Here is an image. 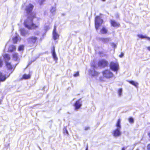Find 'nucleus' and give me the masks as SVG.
<instances>
[{
    "instance_id": "423d86ee",
    "label": "nucleus",
    "mask_w": 150,
    "mask_h": 150,
    "mask_svg": "<svg viewBox=\"0 0 150 150\" xmlns=\"http://www.w3.org/2000/svg\"><path fill=\"white\" fill-rule=\"evenodd\" d=\"M33 7V5L31 4H29L27 6L25 9L26 13L28 14H30V15H32V14L33 13L32 11Z\"/></svg>"
},
{
    "instance_id": "e433bc0d",
    "label": "nucleus",
    "mask_w": 150,
    "mask_h": 150,
    "mask_svg": "<svg viewBox=\"0 0 150 150\" xmlns=\"http://www.w3.org/2000/svg\"><path fill=\"white\" fill-rule=\"evenodd\" d=\"M103 77H100V81H103Z\"/></svg>"
},
{
    "instance_id": "58836bf2",
    "label": "nucleus",
    "mask_w": 150,
    "mask_h": 150,
    "mask_svg": "<svg viewBox=\"0 0 150 150\" xmlns=\"http://www.w3.org/2000/svg\"><path fill=\"white\" fill-rule=\"evenodd\" d=\"M148 135L149 136V137L150 138V132L148 133Z\"/></svg>"
},
{
    "instance_id": "4c0bfd02",
    "label": "nucleus",
    "mask_w": 150,
    "mask_h": 150,
    "mask_svg": "<svg viewBox=\"0 0 150 150\" xmlns=\"http://www.w3.org/2000/svg\"><path fill=\"white\" fill-rule=\"evenodd\" d=\"M147 49L150 51V46H149L147 47Z\"/></svg>"
},
{
    "instance_id": "f704fd0d",
    "label": "nucleus",
    "mask_w": 150,
    "mask_h": 150,
    "mask_svg": "<svg viewBox=\"0 0 150 150\" xmlns=\"http://www.w3.org/2000/svg\"><path fill=\"white\" fill-rule=\"evenodd\" d=\"M90 129L89 127H86L85 128V130H87Z\"/></svg>"
},
{
    "instance_id": "a19ab883",
    "label": "nucleus",
    "mask_w": 150,
    "mask_h": 150,
    "mask_svg": "<svg viewBox=\"0 0 150 150\" xmlns=\"http://www.w3.org/2000/svg\"><path fill=\"white\" fill-rule=\"evenodd\" d=\"M66 132L67 134H68V132L67 130L66 131Z\"/></svg>"
},
{
    "instance_id": "dca6fc26",
    "label": "nucleus",
    "mask_w": 150,
    "mask_h": 150,
    "mask_svg": "<svg viewBox=\"0 0 150 150\" xmlns=\"http://www.w3.org/2000/svg\"><path fill=\"white\" fill-rule=\"evenodd\" d=\"M31 76V75L30 74H23L21 77V78L20 79L21 80L24 79H30V78Z\"/></svg>"
},
{
    "instance_id": "ddd939ff",
    "label": "nucleus",
    "mask_w": 150,
    "mask_h": 150,
    "mask_svg": "<svg viewBox=\"0 0 150 150\" xmlns=\"http://www.w3.org/2000/svg\"><path fill=\"white\" fill-rule=\"evenodd\" d=\"M16 49L15 45H10L8 48L7 52H15Z\"/></svg>"
},
{
    "instance_id": "20e7f679",
    "label": "nucleus",
    "mask_w": 150,
    "mask_h": 150,
    "mask_svg": "<svg viewBox=\"0 0 150 150\" xmlns=\"http://www.w3.org/2000/svg\"><path fill=\"white\" fill-rule=\"evenodd\" d=\"M110 68L111 69L114 71H117L119 69V64L117 62H111L110 64Z\"/></svg>"
},
{
    "instance_id": "a878e982",
    "label": "nucleus",
    "mask_w": 150,
    "mask_h": 150,
    "mask_svg": "<svg viewBox=\"0 0 150 150\" xmlns=\"http://www.w3.org/2000/svg\"><path fill=\"white\" fill-rule=\"evenodd\" d=\"M24 49V46L23 45H21L18 48V50L19 51L23 50Z\"/></svg>"
},
{
    "instance_id": "5701e85b",
    "label": "nucleus",
    "mask_w": 150,
    "mask_h": 150,
    "mask_svg": "<svg viewBox=\"0 0 150 150\" xmlns=\"http://www.w3.org/2000/svg\"><path fill=\"white\" fill-rule=\"evenodd\" d=\"M21 34L23 36H25L26 34L25 30L23 28L21 29L20 30Z\"/></svg>"
},
{
    "instance_id": "1a4fd4ad",
    "label": "nucleus",
    "mask_w": 150,
    "mask_h": 150,
    "mask_svg": "<svg viewBox=\"0 0 150 150\" xmlns=\"http://www.w3.org/2000/svg\"><path fill=\"white\" fill-rule=\"evenodd\" d=\"M28 39L29 43L33 45L37 42L38 38L35 36H32L30 37Z\"/></svg>"
},
{
    "instance_id": "bb28decb",
    "label": "nucleus",
    "mask_w": 150,
    "mask_h": 150,
    "mask_svg": "<svg viewBox=\"0 0 150 150\" xmlns=\"http://www.w3.org/2000/svg\"><path fill=\"white\" fill-rule=\"evenodd\" d=\"M3 65V62L1 58L0 57V67H2Z\"/></svg>"
},
{
    "instance_id": "ea45409f",
    "label": "nucleus",
    "mask_w": 150,
    "mask_h": 150,
    "mask_svg": "<svg viewBox=\"0 0 150 150\" xmlns=\"http://www.w3.org/2000/svg\"><path fill=\"white\" fill-rule=\"evenodd\" d=\"M121 150H125V148L124 147L122 148Z\"/></svg>"
},
{
    "instance_id": "473e14b6",
    "label": "nucleus",
    "mask_w": 150,
    "mask_h": 150,
    "mask_svg": "<svg viewBox=\"0 0 150 150\" xmlns=\"http://www.w3.org/2000/svg\"><path fill=\"white\" fill-rule=\"evenodd\" d=\"M101 40L103 42H105L106 41V40H107L106 38H103L101 39Z\"/></svg>"
},
{
    "instance_id": "2f4dec72",
    "label": "nucleus",
    "mask_w": 150,
    "mask_h": 150,
    "mask_svg": "<svg viewBox=\"0 0 150 150\" xmlns=\"http://www.w3.org/2000/svg\"><path fill=\"white\" fill-rule=\"evenodd\" d=\"M124 56V54L123 52H121L120 54L119 55V57L120 58L123 57Z\"/></svg>"
},
{
    "instance_id": "6ab92c4d",
    "label": "nucleus",
    "mask_w": 150,
    "mask_h": 150,
    "mask_svg": "<svg viewBox=\"0 0 150 150\" xmlns=\"http://www.w3.org/2000/svg\"><path fill=\"white\" fill-rule=\"evenodd\" d=\"M100 32L101 34H105L108 32V30L105 27H103L100 30Z\"/></svg>"
},
{
    "instance_id": "79ce46f5",
    "label": "nucleus",
    "mask_w": 150,
    "mask_h": 150,
    "mask_svg": "<svg viewBox=\"0 0 150 150\" xmlns=\"http://www.w3.org/2000/svg\"><path fill=\"white\" fill-rule=\"evenodd\" d=\"M102 1H105V0H102Z\"/></svg>"
},
{
    "instance_id": "393cba45",
    "label": "nucleus",
    "mask_w": 150,
    "mask_h": 150,
    "mask_svg": "<svg viewBox=\"0 0 150 150\" xmlns=\"http://www.w3.org/2000/svg\"><path fill=\"white\" fill-rule=\"evenodd\" d=\"M122 88H120L118 89V93L119 96H120L122 95Z\"/></svg>"
},
{
    "instance_id": "6e6552de",
    "label": "nucleus",
    "mask_w": 150,
    "mask_h": 150,
    "mask_svg": "<svg viewBox=\"0 0 150 150\" xmlns=\"http://www.w3.org/2000/svg\"><path fill=\"white\" fill-rule=\"evenodd\" d=\"M99 66L104 67L108 66V62L106 60L102 59L99 61L98 63Z\"/></svg>"
},
{
    "instance_id": "c03bdc74",
    "label": "nucleus",
    "mask_w": 150,
    "mask_h": 150,
    "mask_svg": "<svg viewBox=\"0 0 150 150\" xmlns=\"http://www.w3.org/2000/svg\"><path fill=\"white\" fill-rule=\"evenodd\" d=\"M87 148H86V150H87Z\"/></svg>"
},
{
    "instance_id": "4468645a",
    "label": "nucleus",
    "mask_w": 150,
    "mask_h": 150,
    "mask_svg": "<svg viewBox=\"0 0 150 150\" xmlns=\"http://www.w3.org/2000/svg\"><path fill=\"white\" fill-rule=\"evenodd\" d=\"M51 52L53 58L55 60L57 61L58 59V58L57 56V55L55 53V47L54 46H53L52 47L51 49Z\"/></svg>"
},
{
    "instance_id": "412c9836",
    "label": "nucleus",
    "mask_w": 150,
    "mask_h": 150,
    "mask_svg": "<svg viewBox=\"0 0 150 150\" xmlns=\"http://www.w3.org/2000/svg\"><path fill=\"white\" fill-rule=\"evenodd\" d=\"M137 36L139 38L142 39L146 38L147 39V40H150V38L149 37H147L145 35H138Z\"/></svg>"
},
{
    "instance_id": "2eb2a0df",
    "label": "nucleus",
    "mask_w": 150,
    "mask_h": 150,
    "mask_svg": "<svg viewBox=\"0 0 150 150\" xmlns=\"http://www.w3.org/2000/svg\"><path fill=\"white\" fill-rule=\"evenodd\" d=\"M21 38L19 35L17 34L13 38V43L14 44H16L17 43L18 41H20Z\"/></svg>"
},
{
    "instance_id": "39448f33",
    "label": "nucleus",
    "mask_w": 150,
    "mask_h": 150,
    "mask_svg": "<svg viewBox=\"0 0 150 150\" xmlns=\"http://www.w3.org/2000/svg\"><path fill=\"white\" fill-rule=\"evenodd\" d=\"M6 66L7 70L11 71L10 74L13 72L16 67V65H12L10 62H6Z\"/></svg>"
},
{
    "instance_id": "37998d69",
    "label": "nucleus",
    "mask_w": 150,
    "mask_h": 150,
    "mask_svg": "<svg viewBox=\"0 0 150 150\" xmlns=\"http://www.w3.org/2000/svg\"><path fill=\"white\" fill-rule=\"evenodd\" d=\"M38 34H39V33H37L36 34V35H38Z\"/></svg>"
},
{
    "instance_id": "7ed1b4c3",
    "label": "nucleus",
    "mask_w": 150,
    "mask_h": 150,
    "mask_svg": "<svg viewBox=\"0 0 150 150\" xmlns=\"http://www.w3.org/2000/svg\"><path fill=\"white\" fill-rule=\"evenodd\" d=\"M103 76L107 79L112 78L113 76V74L109 70L105 69L102 72Z\"/></svg>"
},
{
    "instance_id": "f257e3e1",
    "label": "nucleus",
    "mask_w": 150,
    "mask_h": 150,
    "mask_svg": "<svg viewBox=\"0 0 150 150\" xmlns=\"http://www.w3.org/2000/svg\"><path fill=\"white\" fill-rule=\"evenodd\" d=\"M36 17L35 14L30 15L28 18L24 22L25 27L28 29H36L39 28V25H36L33 22V19Z\"/></svg>"
},
{
    "instance_id": "c9c22d12",
    "label": "nucleus",
    "mask_w": 150,
    "mask_h": 150,
    "mask_svg": "<svg viewBox=\"0 0 150 150\" xmlns=\"http://www.w3.org/2000/svg\"><path fill=\"white\" fill-rule=\"evenodd\" d=\"M34 62V61H31L30 62H29L28 63V65H29L32 62Z\"/></svg>"
},
{
    "instance_id": "4be33fe9",
    "label": "nucleus",
    "mask_w": 150,
    "mask_h": 150,
    "mask_svg": "<svg viewBox=\"0 0 150 150\" xmlns=\"http://www.w3.org/2000/svg\"><path fill=\"white\" fill-rule=\"evenodd\" d=\"M128 81L129 83H130L132 84L134 86H137L138 85V83L137 82L134 81H133L132 80H129Z\"/></svg>"
},
{
    "instance_id": "f8f14e48",
    "label": "nucleus",
    "mask_w": 150,
    "mask_h": 150,
    "mask_svg": "<svg viewBox=\"0 0 150 150\" xmlns=\"http://www.w3.org/2000/svg\"><path fill=\"white\" fill-rule=\"evenodd\" d=\"M120 129L117 128L115 129L112 132L113 135L115 137L119 136L121 134V133L120 131Z\"/></svg>"
},
{
    "instance_id": "a211bd4d",
    "label": "nucleus",
    "mask_w": 150,
    "mask_h": 150,
    "mask_svg": "<svg viewBox=\"0 0 150 150\" xmlns=\"http://www.w3.org/2000/svg\"><path fill=\"white\" fill-rule=\"evenodd\" d=\"M12 57L13 60L16 61H17L19 59L18 54L17 52L13 53L12 54Z\"/></svg>"
},
{
    "instance_id": "f03ea898",
    "label": "nucleus",
    "mask_w": 150,
    "mask_h": 150,
    "mask_svg": "<svg viewBox=\"0 0 150 150\" xmlns=\"http://www.w3.org/2000/svg\"><path fill=\"white\" fill-rule=\"evenodd\" d=\"M103 22V20L99 16H96L95 17V26L96 30H98Z\"/></svg>"
},
{
    "instance_id": "c756f323",
    "label": "nucleus",
    "mask_w": 150,
    "mask_h": 150,
    "mask_svg": "<svg viewBox=\"0 0 150 150\" xmlns=\"http://www.w3.org/2000/svg\"><path fill=\"white\" fill-rule=\"evenodd\" d=\"M147 150H150V143H149L146 146Z\"/></svg>"
},
{
    "instance_id": "9b49d317",
    "label": "nucleus",
    "mask_w": 150,
    "mask_h": 150,
    "mask_svg": "<svg viewBox=\"0 0 150 150\" xmlns=\"http://www.w3.org/2000/svg\"><path fill=\"white\" fill-rule=\"evenodd\" d=\"M110 22L111 26L115 27H119L120 26V24L116 22L115 20L111 19L110 20Z\"/></svg>"
},
{
    "instance_id": "f3484780",
    "label": "nucleus",
    "mask_w": 150,
    "mask_h": 150,
    "mask_svg": "<svg viewBox=\"0 0 150 150\" xmlns=\"http://www.w3.org/2000/svg\"><path fill=\"white\" fill-rule=\"evenodd\" d=\"M4 60L6 62H8L10 59L9 55L7 53H5L3 55Z\"/></svg>"
},
{
    "instance_id": "9d476101",
    "label": "nucleus",
    "mask_w": 150,
    "mask_h": 150,
    "mask_svg": "<svg viewBox=\"0 0 150 150\" xmlns=\"http://www.w3.org/2000/svg\"><path fill=\"white\" fill-rule=\"evenodd\" d=\"M82 105L80 101L79 100H76L74 104V106L75 110H77L79 109L80 108Z\"/></svg>"
},
{
    "instance_id": "72a5a7b5",
    "label": "nucleus",
    "mask_w": 150,
    "mask_h": 150,
    "mask_svg": "<svg viewBox=\"0 0 150 150\" xmlns=\"http://www.w3.org/2000/svg\"><path fill=\"white\" fill-rule=\"evenodd\" d=\"M94 76H98L99 74V73L96 72V71H94Z\"/></svg>"
},
{
    "instance_id": "0eeeda50",
    "label": "nucleus",
    "mask_w": 150,
    "mask_h": 150,
    "mask_svg": "<svg viewBox=\"0 0 150 150\" xmlns=\"http://www.w3.org/2000/svg\"><path fill=\"white\" fill-rule=\"evenodd\" d=\"M53 38L54 40L59 39V35L56 32V26L54 25L52 31Z\"/></svg>"
},
{
    "instance_id": "c85d7f7f",
    "label": "nucleus",
    "mask_w": 150,
    "mask_h": 150,
    "mask_svg": "<svg viewBox=\"0 0 150 150\" xmlns=\"http://www.w3.org/2000/svg\"><path fill=\"white\" fill-rule=\"evenodd\" d=\"M79 72L78 71H77L76 72V73H75L74 75V77H77V76H79Z\"/></svg>"
},
{
    "instance_id": "aec40b11",
    "label": "nucleus",
    "mask_w": 150,
    "mask_h": 150,
    "mask_svg": "<svg viewBox=\"0 0 150 150\" xmlns=\"http://www.w3.org/2000/svg\"><path fill=\"white\" fill-rule=\"evenodd\" d=\"M120 123L121 120L120 119H118L117 121V122L115 125L117 127V128L121 129V127Z\"/></svg>"
},
{
    "instance_id": "7c9ffc66",
    "label": "nucleus",
    "mask_w": 150,
    "mask_h": 150,
    "mask_svg": "<svg viewBox=\"0 0 150 150\" xmlns=\"http://www.w3.org/2000/svg\"><path fill=\"white\" fill-rule=\"evenodd\" d=\"M111 45L112 46V47L114 48H115L116 47V45L114 43H111Z\"/></svg>"
},
{
    "instance_id": "cd10ccee",
    "label": "nucleus",
    "mask_w": 150,
    "mask_h": 150,
    "mask_svg": "<svg viewBox=\"0 0 150 150\" xmlns=\"http://www.w3.org/2000/svg\"><path fill=\"white\" fill-rule=\"evenodd\" d=\"M45 0H39V4L40 5H42Z\"/></svg>"
},
{
    "instance_id": "b1692460",
    "label": "nucleus",
    "mask_w": 150,
    "mask_h": 150,
    "mask_svg": "<svg viewBox=\"0 0 150 150\" xmlns=\"http://www.w3.org/2000/svg\"><path fill=\"white\" fill-rule=\"evenodd\" d=\"M128 121L129 122L131 123L132 124L134 123V121L132 117H130L128 118Z\"/></svg>"
}]
</instances>
